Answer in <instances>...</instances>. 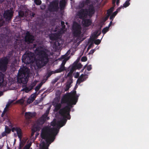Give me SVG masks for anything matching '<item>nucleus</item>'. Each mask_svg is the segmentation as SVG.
I'll list each match as a JSON object with an SVG mask.
<instances>
[{"instance_id":"f257e3e1","label":"nucleus","mask_w":149,"mask_h":149,"mask_svg":"<svg viewBox=\"0 0 149 149\" xmlns=\"http://www.w3.org/2000/svg\"><path fill=\"white\" fill-rule=\"evenodd\" d=\"M51 125L53 126L57 125L56 127L49 128L47 127H43L41 130V138L45 140L43 141L40 145V149H49L50 144L54 140L56 136L58 133L59 128L58 125V121H56L51 123Z\"/></svg>"},{"instance_id":"f03ea898","label":"nucleus","mask_w":149,"mask_h":149,"mask_svg":"<svg viewBox=\"0 0 149 149\" xmlns=\"http://www.w3.org/2000/svg\"><path fill=\"white\" fill-rule=\"evenodd\" d=\"M48 52V50L45 48L39 50L38 46V56H39L38 57V69L45 65L49 61Z\"/></svg>"},{"instance_id":"7ed1b4c3","label":"nucleus","mask_w":149,"mask_h":149,"mask_svg":"<svg viewBox=\"0 0 149 149\" xmlns=\"http://www.w3.org/2000/svg\"><path fill=\"white\" fill-rule=\"evenodd\" d=\"M78 99L77 97H75L73 99H72L69 102L66 103L67 105L64 108L61 109L59 111V113L61 116H65V114L69 116L68 117V120H70V114L71 110V108L73 106V105L76 104L77 102Z\"/></svg>"},{"instance_id":"20e7f679","label":"nucleus","mask_w":149,"mask_h":149,"mask_svg":"<svg viewBox=\"0 0 149 149\" xmlns=\"http://www.w3.org/2000/svg\"><path fill=\"white\" fill-rule=\"evenodd\" d=\"M29 72V70L26 66H23L20 68L17 77L18 82L23 84L26 83Z\"/></svg>"},{"instance_id":"39448f33","label":"nucleus","mask_w":149,"mask_h":149,"mask_svg":"<svg viewBox=\"0 0 149 149\" xmlns=\"http://www.w3.org/2000/svg\"><path fill=\"white\" fill-rule=\"evenodd\" d=\"M73 35L75 37H79L81 33V25L76 22H74L72 27Z\"/></svg>"},{"instance_id":"423d86ee","label":"nucleus","mask_w":149,"mask_h":149,"mask_svg":"<svg viewBox=\"0 0 149 149\" xmlns=\"http://www.w3.org/2000/svg\"><path fill=\"white\" fill-rule=\"evenodd\" d=\"M59 1L58 0L53 1L51 2L49 6L48 9L51 12H55L58 11Z\"/></svg>"},{"instance_id":"0eeeda50","label":"nucleus","mask_w":149,"mask_h":149,"mask_svg":"<svg viewBox=\"0 0 149 149\" xmlns=\"http://www.w3.org/2000/svg\"><path fill=\"white\" fill-rule=\"evenodd\" d=\"M35 60L33 53H30L24 55L23 57L22 61L26 64L33 63Z\"/></svg>"},{"instance_id":"6e6552de","label":"nucleus","mask_w":149,"mask_h":149,"mask_svg":"<svg viewBox=\"0 0 149 149\" xmlns=\"http://www.w3.org/2000/svg\"><path fill=\"white\" fill-rule=\"evenodd\" d=\"M8 63V59L7 58H2L0 60V70L3 72L6 71L7 68V64Z\"/></svg>"},{"instance_id":"1a4fd4ad","label":"nucleus","mask_w":149,"mask_h":149,"mask_svg":"<svg viewBox=\"0 0 149 149\" xmlns=\"http://www.w3.org/2000/svg\"><path fill=\"white\" fill-rule=\"evenodd\" d=\"M49 112L47 111L39 119H38V125H42L45 123L46 120L49 119V117H48Z\"/></svg>"},{"instance_id":"9d476101","label":"nucleus","mask_w":149,"mask_h":149,"mask_svg":"<svg viewBox=\"0 0 149 149\" xmlns=\"http://www.w3.org/2000/svg\"><path fill=\"white\" fill-rule=\"evenodd\" d=\"M87 16L88 15L90 17H91L95 13V9L92 4L89 5L87 9H85Z\"/></svg>"},{"instance_id":"9b49d317","label":"nucleus","mask_w":149,"mask_h":149,"mask_svg":"<svg viewBox=\"0 0 149 149\" xmlns=\"http://www.w3.org/2000/svg\"><path fill=\"white\" fill-rule=\"evenodd\" d=\"M75 97H72V95L70 93H68L67 95H65L63 96L61 99V103L62 104L66 103L70 101L72 99H73Z\"/></svg>"},{"instance_id":"f8f14e48","label":"nucleus","mask_w":149,"mask_h":149,"mask_svg":"<svg viewBox=\"0 0 149 149\" xmlns=\"http://www.w3.org/2000/svg\"><path fill=\"white\" fill-rule=\"evenodd\" d=\"M77 15L80 19H83L87 16L85 9H82L77 12Z\"/></svg>"},{"instance_id":"ddd939ff","label":"nucleus","mask_w":149,"mask_h":149,"mask_svg":"<svg viewBox=\"0 0 149 149\" xmlns=\"http://www.w3.org/2000/svg\"><path fill=\"white\" fill-rule=\"evenodd\" d=\"M65 116H62L63 117L62 120H61L58 121V126L60 127H63L67 121L66 118H67L68 119V117H69V116L66 114H65Z\"/></svg>"},{"instance_id":"4468645a","label":"nucleus","mask_w":149,"mask_h":149,"mask_svg":"<svg viewBox=\"0 0 149 149\" xmlns=\"http://www.w3.org/2000/svg\"><path fill=\"white\" fill-rule=\"evenodd\" d=\"M25 40L28 43H32L34 40V37L31 35L29 32H27L25 37Z\"/></svg>"},{"instance_id":"2eb2a0df","label":"nucleus","mask_w":149,"mask_h":149,"mask_svg":"<svg viewBox=\"0 0 149 149\" xmlns=\"http://www.w3.org/2000/svg\"><path fill=\"white\" fill-rule=\"evenodd\" d=\"M63 41L60 39L57 40L54 43L53 45L54 48L57 49L60 48L61 46V45L62 44Z\"/></svg>"},{"instance_id":"dca6fc26","label":"nucleus","mask_w":149,"mask_h":149,"mask_svg":"<svg viewBox=\"0 0 149 149\" xmlns=\"http://www.w3.org/2000/svg\"><path fill=\"white\" fill-rule=\"evenodd\" d=\"M5 75L2 73H0V86L5 87L6 86V82L4 80Z\"/></svg>"},{"instance_id":"f3484780","label":"nucleus","mask_w":149,"mask_h":149,"mask_svg":"<svg viewBox=\"0 0 149 149\" xmlns=\"http://www.w3.org/2000/svg\"><path fill=\"white\" fill-rule=\"evenodd\" d=\"M66 61L65 60L63 61L62 63L60 66L59 68L55 70L54 73H60L64 71L65 70V65Z\"/></svg>"},{"instance_id":"a211bd4d","label":"nucleus","mask_w":149,"mask_h":149,"mask_svg":"<svg viewBox=\"0 0 149 149\" xmlns=\"http://www.w3.org/2000/svg\"><path fill=\"white\" fill-rule=\"evenodd\" d=\"M36 115V113L35 112H26L25 113V117L27 119H29L33 118Z\"/></svg>"},{"instance_id":"6ab92c4d","label":"nucleus","mask_w":149,"mask_h":149,"mask_svg":"<svg viewBox=\"0 0 149 149\" xmlns=\"http://www.w3.org/2000/svg\"><path fill=\"white\" fill-rule=\"evenodd\" d=\"M13 16V12L11 10H7L4 13V17L7 20H10Z\"/></svg>"},{"instance_id":"aec40b11","label":"nucleus","mask_w":149,"mask_h":149,"mask_svg":"<svg viewBox=\"0 0 149 149\" xmlns=\"http://www.w3.org/2000/svg\"><path fill=\"white\" fill-rule=\"evenodd\" d=\"M82 24L85 27H88L91 25L92 22L91 19H83Z\"/></svg>"},{"instance_id":"412c9836","label":"nucleus","mask_w":149,"mask_h":149,"mask_svg":"<svg viewBox=\"0 0 149 149\" xmlns=\"http://www.w3.org/2000/svg\"><path fill=\"white\" fill-rule=\"evenodd\" d=\"M59 100H58L57 102H53V105L55 107L54 110L55 111L57 112L59 110H60L61 107V103H58Z\"/></svg>"},{"instance_id":"4be33fe9","label":"nucleus","mask_w":149,"mask_h":149,"mask_svg":"<svg viewBox=\"0 0 149 149\" xmlns=\"http://www.w3.org/2000/svg\"><path fill=\"white\" fill-rule=\"evenodd\" d=\"M37 96L36 93L32 95L27 100V103L30 104L33 102Z\"/></svg>"},{"instance_id":"5701e85b","label":"nucleus","mask_w":149,"mask_h":149,"mask_svg":"<svg viewBox=\"0 0 149 149\" xmlns=\"http://www.w3.org/2000/svg\"><path fill=\"white\" fill-rule=\"evenodd\" d=\"M12 131L13 132H14L15 131L16 132L18 137L20 139L21 138L22 136V133L20 129L18 128H14L12 129Z\"/></svg>"},{"instance_id":"b1692460","label":"nucleus","mask_w":149,"mask_h":149,"mask_svg":"<svg viewBox=\"0 0 149 149\" xmlns=\"http://www.w3.org/2000/svg\"><path fill=\"white\" fill-rule=\"evenodd\" d=\"M65 0H61L59 3V7L61 10H63L65 7Z\"/></svg>"},{"instance_id":"393cba45","label":"nucleus","mask_w":149,"mask_h":149,"mask_svg":"<svg viewBox=\"0 0 149 149\" xmlns=\"http://www.w3.org/2000/svg\"><path fill=\"white\" fill-rule=\"evenodd\" d=\"M72 79H70L69 80H68L67 84L66 85V88L65 89V91H67L69 89V88L70 87V85L72 83Z\"/></svg>"},{"instance_id":"a878e982","label":"nucleus","mask_w":149,"mask_h":149,"mask_svg":"<svg viewBox=\"0 0 149 149\" xmlns=\"http://www.w3.org/2000/svg\"><path fill=\"white\" fill-rule=\"evenodd\" d=\"M29 12L30 13V11L28 10H26L25 13L24 11H20L19 12V15L20 17H22L24 16H26L29 14Z\"/></svg>"},{"instance_id":"bb28decb","label":"nucleus","mask_w":149,"mask_h":149,"mask_svg":"<svg viewBox=\"0 0 149 149\" xmlns=\"http://www.w3.org/2000/svg\"><path fill=\"white\" fill-rule=\"evenodd\" d=\"M37 130V128L36 126H33L32 129V132L31 138L33 140H34V139L33 138V136L34 133Z\"/></svg>"},{"instance_id":"cd10ccee","label":"nucleus","mask_w":149,"mask_h":149,"mask_svg":"<svg viewBox=\"0 0 149 149\" xmlns=\"http://www.w3.org/2000/svg\"><path fill=\"white\" fill-rule=\"evenodd\" d=\"M74 64L75 66L76 69H80L82 66V65L80 63H78V62L77 61H75L74 63Z\"/></svg>"},{"instance_id":"c85d7f7f","label":"nucleus","mask_w":149,"mask_h":149,"mask_svg":"<svg viewBox=\"0 0 149 149\" xmlns=\"http://www.w3.org/2000/svg\"><path fill=\"white\" fill-rule=\"evenodd\" d=\"M118 9H121V7H120L119 8H118V9H117V10H118ZM118 13V11L117 10H116V11H115L114 12H113V14L110 16L109 19L111 20H113L115 16Z\"/></svg>"},{"instance_id":"c756f323","label":"nucleus","mask_w":149,"mask_h":149,"mask_svg":"<svg viewBox=\"0 0 149 149\" xmlns=\"http://www.w3.org/2000/svg\"><path fill=\"white\" fill-rule=\"evenodd\" d=\"M99 30H97L94 32V33L92 35V40H94L95 39L97 38H98V36L97 34Z\"/></svg>"},{"instance_id":"7c9ffc66","label":"nucleus","mask_w":149,"mask_h":149,"mask_svg":"<svg viewBox=\"0 0 149 149\" xmlns=\"http://www.w3.org/2000/svg\"><path fill=\"white\" fill-rule=\"evenodd\" d=\"M85 80V78H82L79 77V78L78 79L77 81V83H79V84H80L81 82H83Z\"/></svg>"},{"instance_id":"2f4dec72","label":"nucleus","mask_w":149,"mask_h":149,"mask_svg":"<svg viewBox=\"0 0 149 149\" xmlns=\"http://www.w3.org/2000/svg\"><path fill=\"white\" fill-rule=\"evenodd\" d=\"M109 30V29L106 27L103 29L102 30V33L104 34H105Z\"/></svg>"},{"instance_id":"473e14b6","label":"nucleus","mask_w":149,"mask_h":149,"mask_svg":"<svg viewBox=\"0 0 149 149\" xmlns=\"http://www.w3.org/2000/svg\"><path fill=\"white\" fill-rule=\"evenodd\" d=\"M114 7L111 8L110 9L108 10L107 11V14L108 15H110L113 11Z\"/></svg>"},{"instance_id":"72a5a7b5","label":"nucleus","mask_w":149,"mask_h":149,"mask_svg":"<svg viewBox=\"0 0 149 149\" xmlns=\"http://www.w3.org/2000/svg\"><path fill=\"white\" fill-rule=\"evenodd\" d=\"M130 1V0H127L125 3L123 4V7L125 8L128 7L130 5V3H129Z\"/></svg>"},{"instance_id":"f704fd0d","label":"nucleus","mask_w":149,"mask_h":149,"mask_svg":"<svg viewBox=\"0 0 149 149\" xmlns=\"http://www.w3.org/2000/svg\"><path fill=\"white\" fill-rule=\"evenodd\" d=\"M93 41H94V42L93 43H95V45H98L100 43L101 40L97 39L94 40V39Z\"/></svg>"},{"instance_id":"c9c22d12","label":"nucleus","mask_w":149,"mask_h":149,"mask_svg":"<svg viewBox=\"0 0 149 149\" xmlns=\"http://www.w3.org/2000/svg\"><path fill=\"white\" fill-rule=\"evenodd\" d=\"M55 73L54 72H53V71H50V72H48L46 74V78L48 79L49 77L53 73Z\"/></svg>"},{"instance_id":"e433bc0d","label":"nucleus","mask_w":149,"mask_h":149,"mask_svg":"<svg viewBox=\"0 0 149 149\" xmlns=\"http://www.w3.org/2000/svg\"><path fill=\"white\" fill-rule=\"evenodd\" d=\"M32 89V88L29 86V87H26L24 89V90L26 93L28 92Z\"/></svg>"},{"instance_id":"4c0bfd02","label":"nucleus","mask_w":149,"mask_h":149,"mask_svg":"<svg viewBox=\"0 0 149 149\" xmlns=\"http://www.w3.org/2000/svg\"><path fill=\"white\" fill-rule=\"evenodd\" d=\"M13 102V100L9 101L8 102V103L6 104V107L5 108L7 109L9 107L10 105Z\"/></svg>"},{"instance_id":"58836bf2","label":"nucleus","mask_w":149,"mask_h":149,"mask_svg":"<svg viewBox=\"0 0 149 149\" xmlns=\"http://www.w3.org/2000/svg\"><path fill=\"white\" fill-rule=\"evenodd\" d=\"M31 145V142L28 143L27 145L25 146L23 149H29Z\"/></svg>"},{"instance_id":"ea45409f","label":"nucleus","mask_w":149,"mask_h":149,"mask_svg":"<svg viewBox=\"0 0 149 149\" xmlns=\"http://www.w3.org/2000/svg\"><path fill=\"white\" fill-rule=\"evenodd\" d=\"M93 40H92V42H91V43L89 45V46L88 47V49H89L92 47L93 46V44H94V43L93 42Z\"/></svg>"},{"instance_id":"a19ab883","label":"nucleus","mask_w":149,"mask_h":149,"mask_svg":"<svg viewBox=\"0 0 149 149\" xmlns=\"http://www.w3.org/2000/svg\"><path fill=\"white\" fill-rule=\"evenodd\" d=\"M70 94H71L72 95V97H78V96H75V95L76 94V91H73L71 92V93H70Z\"/></svg>"},{"instance_id":"79ce46f5","label":"nucleus","mask_w":149,"mask_h":149,"mask_svg":"<svg viewBox=\"0 0 149 149\" xmlns=\"http://www.w3.org/2000/svg\"><path fill=\"white\" fill-rule=\"evenodd\" d=\"M76 69V67L74 65V63L73 64V65L71 68L70 69V71L72 72L75 70Z\"/></svg>"},{"instance_id":"37998d69","label":"nucleus","mask_w":149,"mask_h":149,"mask_svg":"<svg viewBox=\"0 0 149 149\" xmlns=\"http://www.w3.org/2000/svg\"><path fill=\"white\" fill-rule=\"evenodd\" d=\"M87 58L86 56H83L81 58V60L82 62H85L87 61Z\"/></svg>"},{"instance_id":"c03bdc74","label":"nucleus","mask_w":149,"mask_h":149,"mask_svg":"<svg viewBox=\"0 0 149 149\" xmlns=\"http://www.w3.org/2000/svg\"><path fill=\"white\" fill-rule=\"evenodd\" d=\"M85 5H86L84 1H82L79 4V6L81 8H83Z\"/></svg>"},{"instance_id":"a18cd8bd","label":"nucleus","mask_w":149,"mask_h":149,"mask_svg":"<svg viewBox=\"0 0 149 149\" xmlns=\"http://www.w3.org/2000/svg\"><path fill=\"white\" fill-rule=\"evenodd\" d=\"M84 1L86 5H88L91 3V1L90 0H86L85 1Z\"/></svg>"},{"instance_id":"49530a36","label":"nucleus","mask_w":149,"mask_h":149,"mask_svg":"<svg viewBox=\"0 0 149 149\" xmlns=\"http://www.w3.org/2000/svg\"><path fill=\"white\" fill-rule=\"evenodd\" d=\"M10 130L9 128L8 127H7V126L6 127L5 132L6 133L8 134L10 132Z\"/></svg>"},{"instance_id":"de8ad7c7","label":"nucleus","mask_w":149,"mask_h":149,"mask_svg":"<svg viewBox=\"0 0 149 149\" xmlns=\"http://www.w3.org/2000/svg\"><path fill=\"white\" fill-rule=\"evenodd\" d=\"M36 84L37 81H34L29 86L32 87V88H33L36 85Z\"/></svg>"},{"instance_id":"09e8293b","label":"nucleus","mask_w":149,"mask_h":149,"mask_svg":"<svg viewBox=\"0 0 149 149\" xmlns=\"http://www.w3.org/2000/svg\"><path fill=\"white\" fill-rule=\"evenodd\" d=\"M24 100L23 99H22L19 100L18 102L20 104H23L24 103Z\"/></svg>"},{"instance_id":"8fccbe9b","label":"nucleus","mask_w":149,"mask_h":149,"mask_svg":"<svg viewBox=\"0 0 149 149\" xmlns=\"http://www.w3.org/2000/svg\"><path fill=\"white\" fill-rule=\"evenodd\" d=\"M43 83L42 82H40L39 84L38 85V91L39 90V89L42 86V85L43 84Z\"/></svg>"},{"instance_id":"3c124183","label":"nucleus","mask_w":149,"mask_h":149,"mask_svg":"<svg viewBox=\"0 0 149 149\" xmlns=\"http://www.w3.org/2000/svg\"><path fill=\"white\" fill-rule=\"evenodd\" d=\"M7 111V109H4V111H3V112L2 113V115H1V117H3L4 115H5V113L6 112V111Z\"/></svg>"},{"instance_id":"603ef678","label":"nucleus","mask_w":149,"mask_h":149,"mask_svg":"<svg viewBox=\"0 0 149 149\" xmlns=\"http://www.w3.org/2000/svg\"><path fill=\"white\" fill-rule=\"evenodd\" d=\"M92 69L91 65H89L87 67V70L89 71L91 70Z\"/></svg>"},{"instance_id":"864d4df0","label":"nucleus","mask_w":149,"mask_h":149,"mask_svg":"<svg viewBox=\"0 0 149 149\" xmlns=\"http://www.w3.org/2000/svg\"><path fill=\"white\" fill-rule=\"evenodd\" d=\"M72 73L73 72H72L70 71L67 74V76L69 77H71L72 75Z\"/></svg>"},{"instance_id":"5fc2aeb1","label":"nucleus","mask_w":149,"mask_h":149,"mask_svg":"<svg viewBox=\"0 0 149 149\" xmlns=\"http://www.w3.org/2000/svg\"><path fill=\"white\" fill-rule=\"evenodd\" d=\"M95 51V49H92L90 50L89 53V54H93Z\"/></svg>"},{"instance_id":"6e6d98bb","label":"nucleus","mask_w":149,"mask_h":149,"mask_svg":"<svg viewBox=\"0 0 149 149\" xmlns=\"http://www.w3.org/2000/svg\"><path fill=\"white\" fill-rule=\"evenodd\" d=\"M41 9L42 10L44 9L45 8V5H41L40 6Z\"/></svg>"},{"instance_id":"4d7b16f0","label":"nucleus","mask_w":149,"mask_h":149,"mask_svg":"<svg viewBox=\"0 0 149 149\" xmlns=\"http://www.w3.org/2000/svg\"><path fill=\"white\" fill-rule=\"evenodd\" d=\"M79 76V74L78 73H77L76 75H74V77L77 78Z\"/></svg>"},{"instance_id":"13d9d810","label":"nucleus","mask_w":149,"mask_h":149,"mask_svg":"<svg viewBox=\"0 0 149 149\" xmlns=\"http://www.w3.org/2000/svg\"><path fill=\"white\" fill-rule=\"evenodd\" d=\"M62 26V28H61V30H63L65 28V24H64Z\"/></svg>"},{"instance_id":"bf43d9fd","label":"nucleus","mask_w":149,"mask_h":149,"mask_svg":"<svg viewBox=\"0 0 149 149\" xmlns=\"http://www.w3.org/2000/svg\"><path fill=\"white\" fill-rule=\"evenodd\" d=\"M41 3V1L40 0H38V5H40Z\"/></svg>"},{"instance_id":"052dcab7","label":"nucleus","mask_w":149,"mask_h":149,"mask_svg":"<svg viewBox=\"0 0 149 149\" xmlns=\"http://www.w3.org/2000/svg\"><path fill=\"white\" fill-rule=\"evenodd\" d=\"M85 76V75H84V74H81V75H80V76L79 77L80 78H84V77Z\"/></svg>"},{"instance_id":"680f3d73","label":"nucleus","mask_w":149,"mask_h":149,"mask_svg":"<svg viewBox=\"0 0 149 149\" xmlns=\"http://www.w3.org/2000/svg\"><path fill=\"white\" fill-rule=\"evenodd\" d=\"M116 0H112V4L115 5L116 3Z\"/></svg>"},{"instance_id":"e2e57ef3","label":"nucleus","mask_w":149,"mask_h":149,"mask_svg":"<svg viewBox=\"0 0 149 149\" xmlns=\"http://www.w3.org/2000/svg\"><path fill=\"white\" fill-rule=\"evenodd\" d=\"M70 50H68L67 52V53H66V54L68 55V54H69L70 53Z\"/></svg>"},{"instance_id":"0e129e2a","label":"nucleus","mask_w":149,"mask_h":149,"mask_svg":"<svg viewBox=\"0 0 149 149\" xmlns=\"http://www.w3.org/2000/svg\"><path fill=\"white\" fill-rule=\"evenodd\" d=\"M61 26H62L63 25L65 24V22L63 21H61Z\"/></svg>"},{"instance_id":"69168bd1","label":"nucleus","mask_w":149,"mask_h":149,"mask_svg":"<svg viewBox=\"0 0 149 149\" xmlns=\"http://www.w3.org/2000/svg\"><path fill=\"white\" fill-rule=\"evenodd\" d=\"M58 80L57 79H55L53 81H52V83H54L56 82Z\"/></svg>"},{"instance_id":"338daca9","label":"nucleus","mask_w":149,"mask_h":149,"mask_svg":"<svg viewBox=\"0 0 149 149\" xmlns=\"http://www.w3.org/2000/svg\"><path fill=\"white\" fill-rule=\"evenodd\" d=\"M119 3V0H117L116 1V4L118 6Z\"/></svg>"},{"instance_id":"774afa93","label":"nucleus","mask_w":149,"mask_h":149,"mask_svg":"<svg viewBox=\"0 0 149 149\" xmlns=\"http://www.w3.org/2000/svg\"><path fill=\"white\" fill-rule=\"evenodd\" d=\"M101 33V31H99V32L97 34L98 36H99L100 35Z\"/></svg>"}]
</instances>
